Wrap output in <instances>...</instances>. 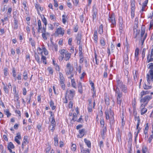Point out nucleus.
<instances>
[{
	"mask_svg": "<svg viewBox=\"0 0 153 153\" xmlns=\"http://www.w3.org/2000/svg\"><path fill=\"white\" fill-rule=\"evenodd\" d=\"M105 102L107 105H109V99L108 98H106L105 99Z\"/></svg>",
	"mask_w": 153,
	"mask_h": 153,
	"instance_id": "774afa93",
	"label": "nucleus"
},
{
	"mask_svg": "<svg viewBox=\"0 0 153 153\" xmlns=\"http://www.w3.org/2000/svg\"><path fill=\"white\" fill-rule=\"evenodd\" d=\"M12 75L13 77H15L16 76V72L14 68H13L12 69Z\"/></svg>",
	"mask_w": 153,
	"mask_h": 153,
	"instance_id": "5fc2aeb1",
	"label": "nucleus"
},
{
	"mask_svg": "<svg viewBox=\"0 0 153 153\" xmlns=\"http://www.w3.org/2000/svg\"><path fill=\"white\" fill-rule=\"evenodd\" d=\"M8 148L10 149H13L14 148V146L13 143L11 142H10L8 145Z\"/></svg>",
	"mask_w": 153,
	"mask_h": 153,
	"instance_id": "de8ad7c7",
	"label": "nucleus"
},
{
	"mask_svg": "<svg viewBox=\"0 0 153 153\" xmlns=\"http://www.w3.org/2000/svg\"><path fill=\"white\" fill-rule=\"evenodd\" d=\"M146 51V49L145 48H143L142 53V58L143 59L145 57V52Z\"/></svg>",
	"mask_w": 153,
	"mask_h": 153,
	"instance_id": "69168bd1",
	"label": "nucleus"
},
{
	"mask_svg": "<svg viewBox=\"0 0 153 153\" xmlns=\"http://www.w3.org/2000/svg\"><path fill=\"white\" fill-rule=\"evenodd\" d=\"M95 61L97 65L98 64L99 61L98 59H97V54L96 53H95Z\"/></svg>",
	"mask_w": 153,
	"mask_h": 153,
	"instance_id": "09e8293b",
	"label": "nucleus"
},
{
	"mask_svg": "<svg viewBox=\"0 0 153 153\" xmlns=\"http://www.w3.org/2000/svg\"><path fill=\"white\" fill-rule=\"evenodd\" d=\"M80 146L81 147V150L82 152L83 153H89V150L88 149H87L85 150L82 146V144L80 145Z\"/></svg>",
	"mask_w": 153,
	"mask_h": 153,
	"instance_id": "dca6fc26",
	"label": "nucleus"
},
{
	"mask_svg": "<svg viewBox=\"0 0 153 153\" xmlns=\"http://www.w3.org/2000/svg\"><path fill=\"white\" fill-rule=\"evenodd\" d=\"M35 59L39 63H40L41 62V61L40 59V57L37 54H35Z\"/></svg>",
	"mask_w": 153,
	"mask_h": 153,
	"instance_id": "c756f323",
	"label": "nucleus"
},
{
	"mask_svg": "<svg viewBox=\"0 0 153 153\" xmlns=\"http://www.w3.org/2000/svg\"><path fill=\"white\" fill-rule=\"evenodd\" d=\"M102 128H103L102 129V133L101 134V135L102 137L104 136L105 133L106 132L107 130L105 126Z\"/></svg>",
	"mask_w": 153,
	"mask_h": 153,
	"instance_id": "a19ab883",
	"label": "nucleus"
},
{
	"mask_svg": "<svg viewBox=\"0 0 153 153\" xmlns=\"http://www.w3.org/2000/svg\"><path fill=\"white\" fill-rule=\"evenodd\" d=\"M60 54L62 55H64V54H65L66 52L65 50L64 49H62L59 51Z\"/></svg>",
	"mask_w": 153,
	"mask_h": 153,
	"instance_id": "4d7b16f0",
	"label": "nucleus"
},
{
	"mask_svg": "<svg viewBox=\"0 0 153 153\" xmlns=\"http://www.w3.org/2000/svg\"><path fill=\"white\" fill-rule=\"evenodd\" d=\"M60 85L61 86L62 88L64 90L65 89V85L64 84V82H60Z\"/></svg>",
	"mask_w": 153,
	"mask_h": 153,
	"instance_id": "13d9d810",
	"label": "nucleus"
},
{
	"mask_svg": "<svg viewBox=\"0 0 153 153\" xmlns=\"http://www.w3.org/2000/svg\"><path fill=\"white\" fill-rule=\"evenodd\" d=\"M73 68L71 65L70 63H68L67 64L65 69V72L66 75L68 76V78L71 79V78L73 77L74 74H73L72 71Z\"/></svg>",
	"mask_w": 153,
	"mask_h": 153,
	"instance_id": "7ed1b4c3",
	"label": "nucleus"
},
{
	"mask_svg": "<svg viewBox=\"0 0 153 153\" xmlns=\"http://www.w3.org/2000/svg\"><path fill=\"white\" fill-rule=\"evenodd\" d=\"M138 26L136 25H134V26L133 30H134V38H136L138 35L139 34L140 30H138L137 29Z\"/></svg>",
	"mask_w": 153,
	"mask_h": 153,
	"instance_id": "1a4fd4ad",
	"label": "nucleus"
},
{
	"mask_svg": "<svg viewBox=\"0 0 153 153\" xmlns=\"http://www.w3.org/2000/svg\"><path fill=\"white\" fill-rule=\"evenodd\" d=\"M105 114L106 115V118L107 119H108L110 118L111 120L110 121V124L111 125V127L114 126V112L112 111L111 109L110 110V111H106L105 112Z\"/></svg>",
	"mask_w": 153,
	"mask_h": 153,
	"instance_id": "f03ea898",
	"label": "nucleus"
},
{
	"mask_svg": "<svg viewBox=\"0 0 153 153\" xmlns=\"http://www.w3.org/2000/svg\"><path fill=\"white\" fill-rule=\"evenodd\" d=\"M64 30H63L62 28L60 27L57 29L56 31L54 33V35L55 36H57L59 35H62L63 36L64 34Z\"/></svg>",
	"mask_w": 153,
	"mask_h": 153,
	"instance_id": "6e6552de",
	"label": "nucleus"
},
{
	"mask_svg": "<svg viewBox=\"0 0 153 153\" xmlns=\"http://www.w3.org/2000/svg\"><path fill=\"white\" fill-rule=\"evenodd\" d=\"M149 92L150 91H143L140 93V96L141 97H142L144 95L149 94Z\"/></svg>",
	"mask_w": 153,
	"mask_h": 153,
	"instance_id": "bb28decb",
	"label": "nucleus"
},
{
	"mask_svg": "<svg viewBox=\"0 0 153 153\" xmlns=\"http://www.w3.org/2000/svg\"><path fill=\"white\" fill-rule=\"evenodd\" d=\"M131 18H133L134 16L135 4L134 1H131Z\"/></svg>",
	"mask_w": 153,
	"mask_h": 153,
	"instance_id": "9d476101",
	"label": "nucleus"
},
{
	"mask_svg": "<svg viewBox=\"0 0 153 153\" xmlns=\"http://www.w3.org/2000/svg\"><path fill=\"white\" fill-rule=\"evenodd\" d=\"M117 138L118 140L119 141V139H120L121 135H120V132L119 129L118 128V129L117 134Z\"/></svg>",
	"mask_w": 153,
	"mask_h": 153,
	"instance_id": "e433bc0d",
	"label": "nucleus"
},
{
	"mask_svg": "<svg viewBox=\"0 0 153 153\" xmlns=\"http://www.w3.org/2000/svg\"><path fill=\"white\" fill-rule=\"evenodd\" d=\"M42 37L44 40H47V38L49 37L50 36V34L46 31H42Z\"/></svg>",
	"mask_w": 153,
	"mask_h": 153,
	"instance_id": "ddd939ff",
	"label": "nucleus"
},
{
	"mask_svg": "<svg viewBox=\"0 0 153 153\" xmlns=\"http://www.w3.org/2000/svg\"><path fill=\"white\" fill-rule=\"evenodd\" d=\"M152 98V95H147L143 97H140V101L141 102L144 103V104H142L141 105V107H145L147 104L149 100Z\"/></svg>",
	"mask_w": 153,
	"mask_h": 153,
	"instance_id": "39448f33",
	"label": "nucleus"
},
{
	"mask_svg": "<svg viewBox=\"0 0 153 153\" xmlns=\"http://www.w3.org/2000/svg\"><path fill=\"white\" fill-rule=\"evenodd\" d=\"M143 88L145 89H151L152 88V86H148L145 84V85L143 86Z\"/></svg>",
	"mask_w": 153,
	"mask_h": 153,
	"instance_id": "49530a36",
	"label": "nucleus"
},
{
	"mask_svg": "<svg viewBox=\"0 0 153 153\" xmlns=\"http://www.w3.org/2000/svg\"><path fill=\"white\" fill-rule=\"evenodd\" d=\"M77 119V117L76 113L73 114L72 120L73 121H75Z\"/></svg>",
	"mask_w": 153,
	"mask_h": 153,
	"instance_id": "052dcab7",
	"label": "nucleus"
},
{
	"mask_svg": "<svg viewBox=\"0 0 153 153\" xmlns=\"http://www.w3.org/2000/svg\"><path fill=\"white\" fill-rule=\"evenodd\" d=\"M71 56V54L68 53V51L66 52L65 53L64 59L66 61L69 60Z\"/></svg>",
	"mask_w": 153,
	"mask_h": 153,
	"instance_id": "2eb2a0df",
	"label": "nucleus"
},
{
	"mask_svg": "<svg viewBox=\"0 0 153 153\" xmlns=\"http://www.w3.org/2000/svg\"><path fill=\"white\" fill-rule=\"evenodd\" d=\"M100 43L102 46H105V42L104 41V39H102L100 40Z\"/></svg>",
	"mask_w": 153,
	"mask_h": 153,
	"instance_id": "3c124183",
	"label": "nucleus"
},
{
	"mask_svg": "<svg viewBox=\"0 0 153 153\" xmlns=\"http://www.w3.org/2000/svg\"><path fill=\"white\" fill-rule=\"evenodd\" d=\"M142 153H149L148 152V148L145 146H143L142 147Z\"/></svg>",
	"mask_w": 153,
	"mask_h": 153,
	"instance_id": "412c9836",
	"label": "nucleus"
},
{
	"mask_svg": "<svg viewBox=\"0 0 153 153\" xmlns=\"http://www.w3.org/2000/svg\"><path fill=\"white\" fill-rule=\"evenodd\" d=\"M28 143L27 139L25 137H24L23 141L22 144V149H24V146L27 144Z\"/></svg>",
	"mask_w": 153,
	"mask_h": 153,
	"instance_id": "f3484780",
	"label": "nucleus"
},
{
	"mask_svg": "<svg viewBox=\"0 0 153 153\" xmlns=\"http://www.w3.org/2000/svg\"><path fill=\"white\" fill-rule=\"evenodd\" d=\"M49 104L50 106L51 107L52 110H54L55 109L56 107L54 105V103L53 101L52 100H51Z\"/></svg>",
	"mask_w": 153,
	"mask_h": 153,
	"instance_id": "c9c22d12",
	"label": "nucleus"
},
{
	"mask_svg": "<svg viewBox=\"0 0 153 153\" xmlns=\"http://www.w3.org/2000/svg\"><path fill=\"white\" fill-rule=\"evenodd\" d=\"M135 120H137V125L136 128H137V129H138L139 128H139V123H140V120L139 117V116H138L137 117L136 116H135Z\"/></svg>",
	"mask_w": 153,
	"mask_h": 153,
	"instance_id": "5701e85b",
	"label": "nucleus"
},
{
	"mask_svg": "<svg viewBox=\"0 0 153 153\" xmlns=\"http://www.w3.org/2000/svg\"><path fill=\"white\" fill-rule=\"evenodd\" d=\"M100 122L101 125V126L102 127H105L104 126V120L102 119H100Z\"/></svg>",
	"mask_w": 153,
	"mask_h": 153,
	"instance_id": "c03bdc74",
	"label": "nucleus"
},
{
	"mask_svg": "<svg viewBox=\"0 0 153 153\" xmlns=\"http://www.w3.org/2000/svg\"><path fill=\"white\" fill-rule=\"evenodd\" d=\"M76 146L75 144H72L71 149L72 151H75L76 149Z\"/></svg>",
	"mask_w": 153,
	"mask_h": 153,
	"instance_id": "37998d69",
	"label": "nucleus"
},
{
	"mask_svg": "<svg viewBox=\"0 0 153 153\" xmlns=\"http://www.w3.org/2000/svg\"><path fill=\"white\" fill-rule=\"evenodd\" d=\"M97 30L94 31V39L96 43L97 42L98 38L97 36Z\"/></svg>",
	"mask_w": 153,
	"mask_h": 153,
	"instance_id": "cd10ccee",
	"label": "nucleus"
},
{
	"mask_svg": "<svg viewBox=\"0 0 153 153\" xmlns=\"http://www.w3.org/2000/svg\"><path fill=\"white\" fill-rule=\"evenodd\" d=\"M98 32L99 33L102 34L103 33V26L102 25H101L99 27Z\"/></svg>",
	"mask_w": 153,
	"mask_h": 153,
	"instance_id": "58836bf2",
	"label": "nucleus"
},
{
	"mask_svg": "<svg viewBox=\"0 0 153 153\" xmlns=\"http://www.w3.org/2000/svg\"><path fill=\"white\" fill-rule=\"evenodd\" d=\"M72 1L74 5L75 6H77L78 4V0H72Z\"/></svg>",
	"mask_w": 153,
	"mask_h": 153,
	"instance_id": "e2e57ef3",
	"label": "nucleus"
},
{
	"mask_svg": "<svg viewBox=\"0 0 153 153\" xmlns=\"http://www.w3.org/2000/svg\"><path fill=\"white\" fill-rule=\"evenodd\" d=\"M75 94V91L73 89L69 90L68 89L66 90L65 98L69 100H72Z\"/></svg>",
	"mask_w": 153,
	"mask_h": 153,
	"instance_id": "20e7f679",
	"label": "nucleus"
},
{
	"mask_svg": "<svg viewBox=\"0 0 153 153\" xmlns=\"http://www.w3.org/2000/svg\"><path fill=\"white\" fill-rule=\"evenodd\" d=\"M59 75L60 82H64L65 79L63 77V74L61 73H59Z\"/></svg>",
	"mask_w": 153,
	"mask_h": 153,
	"instance_id": "7c9ffc66",
	"label": "nucleus"
},
{
	"mask_svg": "<svg viewBox=\"0 0 153 153\" xmlns=\"http://www.w3.org/2000/svg\"><path fill=\"white\" fill-rule=\"evenodd\" d=\"M146 78L148 83L150 84L153 81V70H150L149 71V74H147Z\"/></svg>",
	"mask_w": 153,
	"mask_h": 153,
	"instance_id": "423d86ee",
	"label": "nucleus"
},
{
	"mask_svg": "<svg viewBox=\"0 0 153 153\" xmlns=\"http://www.w3.org/2000/svg\"><path fill=\"white\" fill-rule=\"evenodd\" d=\"M54 66L56 71H60V68L59 67L57 64H55L54 65Z\"/></svg>",
	"mask_w": 153,
	"mask_h": 153,
	"instance_id": "338daca9",
	"label": "nucleus"
},
{
	"mask_svg": "<svg viewBox=\"0 0 153 153\" xmlns=\"http://www.w3.org/2000/svg\"><path fill=\"white\" fill-rule=\"evenodd\" d=\"M84 140L85 143L87 146L88 147H91V143L90 141L87 140L86 139H85Z\"/></svg>",
	"mask_w": 153,
	"mask_h": 153,
	"instance_id": "2f4dec72",
	"label": "nucleus"
},
{
	"mask_svg": "<svg viewBox=\"0 0 153 153\" xmlns=\"http://www.w3.org/2000/svg\"><path fill=\"white\" fill-rule=\"evenodd\" d=\"M93 19L94 20L96 17V15L97 14V12L96 9L95 8H94L93 10Z\"/></svg>",
	"mask_w": 153,
	"mask_h": 153,
	"instance_id": "6ab92c4d",
	"label": "nucleus"
},
{
	"mask_svg": "<svg viewBox=\"0 0 153 153\" xmlns=\"http://www.w3.org/2000/svg\"><path fill=\"white\" fill-rule=\"evenodd\" d=\"M71 83L72 86L74 88H76V83L74 79H71Z\"/></svg>",
	"mask_w": 153,
	"mask_h": 153,
	"instance_id": "72a5a7b5",
	"label": "nucleus"
},
{
	"mask_svg": "<svg viewBox=\"0 0 153 153\" xmlns=\"http://www.w3.org/2000/svg\"><path fill=\"white\" fill-rule=\"evenodd\" d=\"M108 20L111 23V27H114V24H115V16L114 14H112L109 17Z\"/></svg>",
	"mask_w": 153,
	"mask_h": 153,
	"instance_id": "9b49d317",
	"label": "nucleus"
},
{
	"mask_svg": "<svg viewBox=\"0 0 153 153\" xmlns=\"http://www.w3.org/2000/svg\"><path fill=\"white\" fill-rule=\"evenodd\" d=\"M79 134L77 135L78 138H81L84 135L85 133V129H84L80 130L79 131Z\"/></svg>",
	"mask_w": 153,
	"mask_h": 153,
	"instance_id": "4468645a",
	"label": "nucleus"
},
{
	"mask_svg": "<svg viewBox=\"0 0 153 153\" xmlns=\"http://www.w3.org/2000/svg\"><path fill=\"white\" fill-rule=\"evenodd\" d=\"M47 70L51 74H52L53 73L52 68L51 67H48L47 68Z\"/></svg>",
	"mask_w": 153,
	"mask_h": 153,
	"instance_id": "8fccbe9b",
	"label": "nucleus"
},
{
	"mask_svg": "<svg viewBox=\"0 0 153 153\" xmlns=\"http://www.w3.org/2000/svg\"><path fill=\"white\" fill-rule=\"evenodd\" d=\"M50 113L51 114V116L50 117L49 120L51 121V125L50 126V128H51V126H56V122L54 118V114H52V112L51 111H50Z\"/></svg>",
	"mask_w": 153,
	"mask_h": 153,
	"instance_id": "0eeeda50",
	"label": "nucleus"
},
{
	"mask_svg": "<svg viewBox=\"0 0 153 153\" xmlns=\"http://www.w3.org/2000/svg\"><path fill=\"white\" fill-rule=\"evenodd\" d=\"M42 50L44 52V54L45 55H47L48 54V51H47L46 49L45 48H42Z\"/></svg>",
	"mask_w": 153,
	"mask_h": 153,
	"instance_id": "a18cd8bd",
	"label": "nucleus"
},
{
	"mask_svg": "<svg viewBox=\"0 0 153 153\" xmlns=\"http://www.w3.org/2000/svg\"><path fill=\"white\" fill-rule=\"evenodd\" d=\"M41 61H42L43 63L45 64H46V58L45 56L42 55Z\"/></svg>",
	"mask_w": 153,
	"mask_h": 153,
	"instance_id": "ea45409f",
	"label": "nucleus"
},
{
	"mask_svg": "<svg viewBox=\"0 0 153 153\" xmlns=\"http://www.w3.org/2000/svg\"><path fill=\"white\" fill-rule=\"evenodd\" d=\"M38 32H39L40 30L42 28V25L41 22L40 20H39L38 22Z\"/></svg>",
	"mask_w": 153,
	"mask_h": 153,
	"instance_id": "c85d7f7f",
	"label": "nucleus"
},
{
	"mask_svg": "<svg viewBox=\"0 0 153 153\" xmlns=\"http://www.w3.org/2000/svg\"><path fill=\"white\" fill-rule=\"evenodd\" d=\"M142 108L141 110V114L143 115L147 111V109L146 108L142 107Z\"/></svg>",
	"mask_w": 153,
	"mask_h": 153,
	"instance_id": "79ce46f5",
	"label": "nucleus"
},
{
	"mask_svg": "<svg viewBox=\"0 0 153 153\" xmlns=\"http://www.w3.org/2000/svg\"><path fill=\"white\" fill-rule=\"evenodd\" d=\"M54 144L55 146H57L58 145V140L57 136L56 135L54 138Z\"/></svg>",
	"mask_w": 153,
	"mask_h": 153,
	"instance_id": "4be33fe9",
	"label": "nucleus"
},
{
	"mask_svg": "<svg viewBox=\"0 0 153 153\" xmlns=\"http://www.w3.org/2000/svg\"><path fill=\"white\" fill-rule=\"evenodd\" d=\"M16 135H17L15 137L14 140L18 144L20 145L21 143L19 140L21 139L20 134L19 133H18L16 134Z\"/></svg>",
	"mask_w": 153,
	"mask_h": 153,
	"instance_id": "f8f14e48",
	"label": "nucleus"
},
{
	"mask_svg": "<svg viewBox=\"0 0 153 153\" xmlns=\"http://www.w3.org/2000/svg\"><path fill=\"white\" fill-rule=\"evenodd\" d=\"M139 49L138 48H136L135 51V56L136 58L138 56L139 53Z\"/></svg>",
	"mask_w": 153,
	"mask_h": 153,
	"instance_id": "6e6d98bb",
	"label": "nucleus"
},
{
	"mask_svg": "<svg viewBox=\"0 0 153 153\" xmlns=\"http://www.w3.org/2000/svg\"><path fill=\"white\" fill-rule=\"evenodd\" d=\"M78 91L80 93H82L83 92V90L82 89V86L81 83L80 82L78 85Z\"/></svg>",
	"mask_w": 153,
	"mask_h": 153,
	"instance_id": "aec40b11",
	"label": "nucleus"
},
{
	"mask_svg": "<svg viewBox=\"0 0 153 153\" xmlns=\"http://www.w3.org/2000/svg\"><path fill=\"white\" fill-rule=\"evenodd\" d=\"M15 80H16V79L18 80H21V74H18L17 77L16 78L15 77Z\"/></svg>",
	"mask_w": 153,
	"mask_h": 153,
	"instance_id": "bf43d9fd",
	"label": "nucleus"
},
{
	"mask_svg": "<svg viewBox=\"0 0 153 153\" xmlns=\"http://www.w3.org/2000/svg\"><path fill=\"white\" fill-rule=\"evenodd\" d=\"M122 98H117V103L120 105L121 104Z\"/></svg>",
	"mask_w": 153,
	"mask_h": 153,
	"instance_id": "864d4df0",
	"label": "nucleus"
},
{
	"mask_svg": "<svg viewBox=\"0 0 153 153\" xmlns=\"http://www.w3.org/2000/svg\"><path fill=\"white\" fill-rule=\"evenodd\" d=\"M92 100H88L89 102V106L88 107H93V108H94L95 105V100H94L93 102V106L92 105Z\"/></svg>",
	"mask_w": 153,
	"mask_h": 153,
	"instance_id": "a211bd4d",
	"label": "nucleus"
},
{
	"mask_svg": "<svg viewBox=\"0 0 153 153\" xmlns=\"http://www.w3.org/2000/svg\"><path fill=\"white\" fill-rule=\"evenodd\" d=\"M35 7L38 11H39V10L41 11H42L43 10V8L40 7L39 5L38 4H36Z\"/></svg>",
	"mask_w": 153,
	"mask_h": 153,
	"instance_id": "f704fd0d",
	"label": "nucleus"
},
{
	"mask_svg": "<svg viewBox=\"0 0 153 153\" xmlns=\"http://www.w3.org/2000/svg\"><path fill=\"white\" fill-rule=\"evenodd\" d=\"M124 62L126 65H127L128 63V57L127 54L124 55Z\"/></svg>",
	"mask_w": 153,
	"mask_h": 153,
	"instance_id": "473e14b6",
	"label": "nucleus"
},
{
	"mask_svg": "<svg viewBox=\"0 0 153 153\" xmlns=\"http://www.w3.org/2000/svg\"><path fill=\"white\" fill-rule=\"evenodd\" d=\"M152 56H150L149 54L147 56V62L149 63L150 62H152L153 61V58H152Z\"/></svg>",
	"mask_w": 153,
	"mask_h": 153,
	"instance_id": "393cba45",
	"label": "nucleus"
},
{
	"mask_svg": "<svg viewBox=\"0 0 153 153\" xmlns=\"http://www.w3.org/2000/svg\"><path fill=\"white\" fill-rule=\"evenodd\" d=\"M153 138V134L151 135L150 137H149L148 139V141L150 143H151L152 139Z\"/></svg>",
	"mask_w": 153,
	"mask_h": 153,
	"instance_id": "680f3d73",
	"label": "nucleus"
},
{
	"mask_svg": "<svg viewBox=\"0 0 153 153\" xmlns=\"http://www.w3.org/2000/svg\"><path fill=\"white\" fill-rule=\"evenodd\" d=\"M42 21L43 23H44L45 26H46L47 25V22L46 19L44 17L42 19Z\"/></svg>",
	"mask_w": 153,
	"mask_h": 153,
	"instance_id": "0e129e2a",
	"label": "nucleus"
},
{
	"mask_svg": "<svg viewBox=\"0 0 153 153\" xmlns=\"http://www.w3.org/2000/svg\"><path fill=\"white\" fill-rule=\"evenodd\" d=\"M67 19V16L65 14L63 15L62 16V21L63 24H65Z\"/></svg>",
	"mask_w": 153,
	"mask_h": 153,
	"instance_id": "b1692460",
	"label": "nucleus"
},
{
	"mask_svg": "<svg viewBox=\"0 0 153 153\" xmlns=\"http://www.w3.org/2000/svg\"><path fill=\"white\" fill-rule=\"evenodd\" d=\"M23 76L24 77V79L25 80H26L27 79V73L26 71H24L23 73Z\"/></svg>",
	"mask_w": 153,
	"mask_h": 153,
	"instance_id": "4c0bfd02",
	"label": "nucleus"
},
{
	"mask_svg": "<svg viewBox=\"0 0 153 153\" xmlns=\"http://www.w3.org/2000/svg\"><path fill=\"white\" fill-rule=\"evenodd\" d=\"M148 66V68L151 69V70H152L153 69V63H149Z\"/></svg>",
	"mask_w": 153,
	"mask_h": 153,
	"instance_id": "603ef678",
	"label": "nucleus"
},
{
	"mask_svg": "<svg viewBox=\"0 0 153 153\" xmlns=\"http://www.w3.org/2000/svg\"><path fill=\"white\" fill-rule=\"evenodd\" d=\"M118 79L117 80V85L116 89H115V93L117 94V98H122V92L120 89H121L123 92H125L127 90V88L125 85H123L122 82L120 81L119 79L120 78V76H118Z\"/></svg>",
	"mask_w": 153,
	"mask_h": 153,
	"instance_id": "f257e3e1",
	"label": "nucleus"
},
{
	"mask_svg": "<svg viewBox=\"0 0 153 153\" xmlns=\"http://www.w3.org/2000/svg\"><path fill=\"white\" fill-rule=\"evenodd\" d=\"M14 29H17L18 27V21L17 20H16V18H14Z\"/></svg>",
	"mask_w": 153,
	"mask_h": 153,
	"instance_id": "a878e982",
	"label": "nucleus"
}]
</instances>
